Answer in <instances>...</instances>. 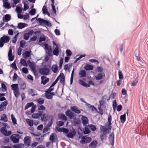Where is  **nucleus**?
<instances>
[{
  "label": "nucleus",
  "mask_w": 148,
  "mask_h": 148,
  "mask_svg": "<svg viewBox=\"0 0 148 148\" xmlns=\"http://www.w3.org/2000/svg\"><path fill=\"white\" fill-rule=\"evenodd\" d=\"M59 47H56L53 51V54L54 55L58 56L59 55Z\"/></svg>",
  "instance_id": "nucleus-25"
},
{
  "label": "nucleus",
  "mask_w": 148,
  "mask_h": 148,
  "mask_svg": "<svg viewBox=\"0 0 148 148\" xmlns=\"http://www.w3.org/2000/svg\"><path fill=\"white\" fill-rule=\"evenodd\" d=\"M86 71L92 70L93 69L92 66L89 64H86L84 68Z\"/></svg>",
  "instance_id": "nucleus-26"
},
{
  "label": "nucleus",
  "mask_w": 148,
  "mask_h": 148,
  "mask_svg": "<svg viewBox=\"0 0 148 148\" xmlns=\"http://www.w3.org/2000/svg\"><path fill=\"white\" fill-rule=\"evenodd\" d=\"M20 138V136L18 134H13L10 136L11 140L14 143H18Z\"/></svg>",
  "instance_id": "nucleus-3"
},
{
  "label": "nucleus",
  "mask_w": 148,
  "mask_h": 148,
  "mask_svg": "<svg viewBox=\"0 0 148 148\" xmlns=\"http://www.w3.org/2000/svg\"><path fill=\"white\" fill-rule=\"evenodd\" d=\"M118 73L119 79H123V77L121 71L120 70H119Z\"/></svg>",
  "instance_id": "nucleus-48"
},
{
  "label": "nucleus",
  "mask_w": 148,
  "mask_h": 148,
  "mask_svg": "<svg viewBox=\"0 0 148 148\" xmlns=\"http://www.w3.org/2000/svg\"><path fill=\"white\" fill-rule=\"evenodd\" d=\"M65 77L64 76V75L62 73V75L60 76V83L64 85L65 83Z\"/></svg>",
  "instance_id": "nucleus-22"
},
{
  "label": "nucleus",
  "mask_w": 148,
  "mask_h": 148,
  "mask_svg": "<svg viewBox=\"0 0 148 148\" xmlns=\"http://www.w3.org/2000/svg\"><path fill=\"white\" fill-rule=\"evenodd\" d=\"M87 106L90 108H91L92 111L97 110V109L94 106L91 105L89 103H87Z\"/></svg>",
  "instance_id": "nucleus-47"
},
{
  "label": "nucleus",
  "mask_w": 148,
  "mask_h": 148,
  "mask_svg": "<svg viewBox=\"0 0 148 148\" xmlns=\"http://www.w3.org/2000/svg\"><path fill=\"white\" fill-rule=\"evenodd\" d=\"M20 63L21 64L24 66H27L28 65L26 60L23 59H22L20 60Z\"/></svg>",
  "instance_id": "nucleus-36"
},
{
  "label": "nucleus",
  "mask_w": 148,
  "mask_h": 148,
  "mask_svg": "<svg viewBox=\"0 0 148 148\" xmlns=\"http://www.w3.org/2000/svg\"><path fill=\"white\" fill-rule=\"evenodd\" d=\"M34 105V103L33 102H30L27 103L25 106V109L26 110L29 107L32 106Z\"/></svg>",
  "instance_id": "nucleus-30"
},
{
  "label": "nucleus",
  "mask_w": 148,
  "mask_h": 148,
  "mask_svg": "<svg viewBox=\"0 0 148 148\" xmlns=\"http://www.w3.org/2000/svg\"><path fill=\"white\" fill-rule=\"evenodd\" d=\"M25 56L24 55V54H23V55L24 56V58H27L29 57L30 56V53L29 51H26L25 53Z\"/></svg>",
  "instance_id": "nucleus-40"
},
{
  "label": "nucleus",
  "mask_w": 148,
  "mask_h": 148,
  "mask_svg": "<svg viewBox=\"0 0 148 148\" xmlns=\"http://www.w3.org/2000/svg\"><path fill=\"white\" fill-rule=\"evenodd\" d=\"M138 81V77L137 76L135 79L132 82L131 84V85L132 86H135L136 84L137 83Z\"/></svg>",
  "instance_id": "nucleus-37"
},
{
  "label": "nucleus",
  "mask_w": 148,
  "mask_h": 148,
  "mask_svg": "<svg viewBox=\"0 0 148 148\" xmlns=\"http://www.w3.org/2000/svg\"><path fill=\"white\" fill-rule=\"evenodd\" d=\"M4 7L8 9H10L11 8L10 4L9 3H7L3 4Z\"/></svg>",
  "instance_id": "nucleus-49"
},
{
  "label": "nucleus",
  "mask_w": 148,
  "mask_h": 148,
  "mask_svg": "<svg viewBox=\"0 0 148 148\" xmlns=\"http://www.w3.org/2000/svg\"><path fill=\"white\" fill-rule=\"evenodd\" d=\"M11 20V16L9 14H6L3 18V22L8 21Z\"/></svg>",
  "instance_id": "nucleus-17"
},
{
  "label": "nucleus",
  "mask_w": 148,
  "mask_h": 148,
  "mask_svg": "<svg viewBox=\"0 0 148 148\" xmlns=\"http://www.w3.org/2000/svg\"><path fill=\"white\" fill-rule=\"evenodd\" d=\"M0 39L4 43H7L9 42L10 38L8 36L4 35L3 37L1 38Z\"/></svg>",
  "instance_id": "nucleus-11"
},
{
  "label": "nucleus",
  "mask_w": 148,
  "mask_h": 148,
  "mask_svg": "<svg viewBox=\"0 0 148 148\" xmlns=\"http://www.w3.org/2000/svg\"><path fill=\"white\" fill-rule=\"evenodd\" d=\"M0 120L3 121L5 122H7L8 121V119L6 115L5 114L2 115L1 117Z\"/></svg>",
  "instance_id": "nucleus-32"
},
{
  "label": "nucleus",
  "mask_w": 148,
  "mask_h": 148,
  "mask_svg": "<svg viewBox=\"0 0 148 148\" xmlns=\"http://www.w3.org/2000/svg\"><path fill=\"white\" fill-rule=\"evenodd\" d=\"M26 44V42L24 40H21L20 42V47L21 48H24V46Z\"/></svg>",
  "instance_id": "nucleus-50"
},
{
  "label": "nucleus",
  "mask_w": 148,
  "mask_h": 148,
  "mask_svg": "<svg viewBox=\"0 0 148 148\" xmlns=\"http://www.w3.org/2000/svg\"><path fill=\"white\" fill-rule=\"evenodd\" d=\"M58 117L64 121H66L67 120V118L65 115L63 114H58Z\"/></svg>",
  "instance_id": "nucleus-24"
},
{
  "label": "nucleus",
  "mask_w": 148,
  "mask_h": 148,
  "mask_svg": "<svg viewBox=\"0 0 148 148\" xmlns=\"http://www.w3.org/2000/svg\"><path fill=\"white\" fill-rule=\"evenodd\" d=\"M99 104L98 106V109L101 112H98L101 114V115H102L103 114V110L101 109V107L102 106H103V101H99Z\"/></svg>",
  "instance_id": "nucleus-14"
},
{
  "label": "nucleus",
  "mask_w": 148,
  "mask_h": 148,
  "mask_svg": "<svg viewBox=\"0 0 148 148\" xmlns=\"http://www.w3.org/2000/svg\"><path fill=\"white\" fill-rule=\"evenodd\" d=\"M11 87L13 91L18 89V85L17 84H12L11 85Z\"/></svg>",
  "instance_id": "nucleus-34"
},
{
  "label": "nucleus",
  "mask_w": 148,
  "mask_h": 148,
  "mask_svg": "<svg viewBox=\"0 0 148 148\" xmlns=\"http://www.w3.org/2000/svg\"><path fill=\"white\" fill-rule=\"evenodd\" d=\"M110 96L108 97L107 95H105L103 96L101 98V100L100 101H102L103 102V103L106 102V100L108 101L110 100Z\"/></svg>",
  "instance_id": "nucleus-21"
},
{
  "label": "nucleus",
  "mask_w": 148,
  "mask_h": 148,
  "mask_svg": "<svg viewBox=\"0 0 148 148\" xmlns=\"http://www.w3.org/2000/svg\"><path fill=\"white\" fill-rule=\"evenodd\" d=\"M71 110L77 114H79L81 113V111L79 110L76 106L71 107Z\"/></svg>",
  "instance_id": "nucleus-15"
},
{
  "label": "nucleus",
  "mask_w": 148,
  "mask_h": 148,
  "mask_svg": "<svg viewBox=\"0 0 148 148\" xmlns=\"http://www.w3.org/2000/svg\"><path fill=\"white\" fill-rule=\"evenodd\" d=\"M105 75L104 73H99L97 74L95 76V78L97 80H99L102 79L103 77H105Z\"/></svg>",
  "instance_id": "nucleus-10"
},
{
  "label": "nucleus",
  "mask_w": 148,
  "mask_h": 148,
  "mask_svg": "<svg viewBox=\"0 0 148 148\" xmlns=\"http://www.w3.org/2000/svg\"><path fill=\"white\" fill-rule=\"evenodd\" d=\"M11 66L14 69L16 70H18L16 66L15 62L11 64Z\"/></svg>",
  "instance_id": "nucleus-55"
},
{
  "label": "nucleus",
  "mask_w": 148,
  "mask_h": 148,
  "mask_svg": "<svg viewBox=\"0 0 148 148\" xmlns=\"http://www.w3.org/2000/svg\"><path fill=\"white\" fill-rule=\"evenodd\" d=\"M122 106L120 104L117 107V110L119 112L121 111L122 109Z\"/></svg>",
  "instance_id": "nucleus-64"
},
{
  "label": "nucleus",
  "mask_w": 148,
  "mask_h": 148,
  "mask_svg": "<svg viewBox=\"0 0 148 148\" xmlns=\"http://www.w3.org/2000/svg\"><path fill=\"white\" fill-rule=\"evenodd\" d=\"M90 130L87 127H85V130L84 131V134H88L90 132Z\"/></svg>",
  "instance_id": "nucleus-58"
},
{
  "label": "nucleus",
  "mask_w": 148,
  "mask_h": 148,
  "mask_svg": "<svg viewBox=\"0 0 148 148\" xmlns=\"http://www.w3.org/2000/svg\"><path fill=\"white\" fill-rule=\"evenodd\" d=\"M120 119L121 122L122 123H123L125 122L126 119V115L125 113L124 114L121 115L120 116Z\"/></svg>",
  "instance_id": "nucleus-27"
},
{
  "label": "nucleus",
  "mask_w": 148,
  "mask_h": 148,
  "mask_svg": "<svg viewBox=\"0 0 148 148\" xmlns=\"http://www.w3.org/2000/svg\"><path fill=\"white\" fill-rule=\"evenodd\" d=\"M29 37V36L27 33H25L24 35V38L26 40H28Z\"/></svg>",
  "instance_id": "nucleus-61"
},
{
  "label": "nucleus",
  "mask_w": 148,
  "mask_h": 148,
  "mask_svg": "<svg viewBox=\"0 0 148 148\" xmlns=\"http://www.w3.org/2000/svg\"><path fill=\"white\" fill-rule=\"evenodd\" d=\"M97 144V141L96 140H94L92 142L88 145V146L89 147H91L92 148H95L96 147Z\"/></svg>",
  "instance_id": "nucleus-16"
},
{
  "label": "nucleus",
  "mask_w": 148,
  "mask_h": 148,
  "mask_svg": "<svg viewBox=\"0 0 148 148\" xmlns=\"http://www.w3.org/2000/svg\"><path fill=\"white\" fill-rule=\"evenodd\" d=\"M86 73L84 70L80 71L79 73V75L80 77H86Z\"/></svg>",
  "instance_id": "nucleus-28"
},
{
  "label": "nucleus",
  "mask_w": 148,
  "mask_h": 148,
  "mask_svg": "<svg viewBox=\"0 0 148 148\" xmlns=\"http://www.w3.org/2000/svg\"><path fill=\"white\" fill-rule=\"evenodd\" d=\"M16 11L18 13H21L22 12V10L21 8L18 6H17L16 8Z\"/></svg>",
  "instance_id": "nucleus-52"
},
{
  "label": "nucleus",
  "mask_w": 148,
  "mask_h": 148,
  "mask_svg": "<svg viewBox=\"0 0 148 148\" xmlns=\"http://www.w3.org/2000/svg\"><path fill=\"white\" fill-rule=\"evenodd\" d=\"M12 120L13 124L15 125L16 124V120L15 118L14 115L13 114H11V115Z\"/></svg>",
  "instance_id": "nucleus-45"
},
{
  "label": "nucleus",
  "mask_w": 148,
  "mask_h": 148,
  "mask_svg": "<svg viewBox=\"0 0 148 148\" xmlns=\"http://www.w3.org/2000/svg\"><path fill=\"white\" fill-rule=\"evenodd\" d=\"M24 144L26 145L29 147L31 142L30 137L29 136H26L24 138Z\"/></svg>",
  "instance_id": "nucleus-7"
},
{
  "label": "nucleus",
  "mask_w": 148,
  "mask_h": 148,
  "mask_svg": "<svg viewBox=\"0 0 148 148\" xmlns=\"http://www.w3.org/2000/svg\"><path fill=\"white\" fill-rule=\"evenodd\" d=\"M13 92L15 96L17 98H18L19 95V89L14 91Z\"/></svg>",
  "instance_id": "nucleus-46"
},
{
  "label": "nucleus",
  "mask_w": 148,
  "mask_h": 148,
  "mask_svg": "<svg viewBox=\"0 0 148 148\" xmlns=\"http://www.w3.org/2000/svg\"><path fill=\"white\" fill-rule=\"evenodd\" d=\"M108 123H106V124L107 125L108 127L106 128L104 126L101 125L100 129L101 131H102L103 133H106L107 132V130H111L112 126H111L112 123V116L110 114H109L108 115Z\"/></svg>",
  "instance_id": "nucleus-1"
},
{
  "label": "nucleus",
  "mask_w": 148,
  "mask_h": 148,
  "mask_svg": "<svg viewBox=\"0 0 148 148\" xmlns=\"http://www.w3.org/2000/svg\"><path fill=\"white\" fill-rule=\"evenodd\" d=\"M75 134L76 132L75 130H74L72 132L68 133L67 134L66 136L68 138H72Z\"/></svg>",
  "instance_id": "nucleus-20"
},
{
  "label": "nucleus",
  "mask_w": 148,
  "mask_h": 148,
  "mask_svg": "<svg viewBox=\"0 0 148 148\" xmlns=\"http://www.w3.org/2000/svg\"><path fill=\"white\" fill-rule=\"evenodd\" d=\"M35 91L33 90V89H31L28 91V94L29 95H31L32 96H34L35 95H37L38 94L35 93Z\"/></svg>",
  "instance_id": "nucleus-29"
},
{
  "label": "nucleus",
  "mask_w": 148,
  "mask_h": 148,
  "mask_svg": "<svg viewBox=\"0 0 148 148\" xmlns=\"http://www.w3.org/2000/svg\"><path fill=\"white\" fill-rule=\"evenodd\" d=\"M41 83L44 85L45 84L49 81V78H47L46 77L44 76H42L41 77Z\"/></svg>",
  "instance_id": "nucleus-12"
},
{
  "label": "nucleus",
  "mask_w": 148,
  "mask_h": 148,
  "mask_svg": "<svg viewBox=\"0 0 148 148\" xmlns=\"http://www.w3.org/2000/svg\"><path fill=\"white\" fill-rule=\"evenodd\" d=\"M56 124L58 127H61L64 125V122L63 121H60L58 122Z\"/></svg>",
  "instance_id": "nucleus-54"
},
{
  "label": "nucleus",
  "mask_w": 148,
  "mask_h": 148,
  "mask_svg": "<svg viewBox=\"0 0 148 148\" xmlns=\"http://www.w3.org/2000/svg\"><path fill=\"white\" fill-rule=\"evenodd\" d=\"M27 26V25L23 23H19L18 24V27L20 29H22Z\"/></svg>",
  "instance_id": "nucleus-18"
},
{
  "label": "nucleus",
  "mask_w": 148,
  "mask_h": 148,
  "mask_svg": "<svg viewBox=\"0 0 148 148\" xmlns=\"http://www.w3.org/2000/svg\"><path fill=\"white\" fill-rule=\"evenodd\" d=\"M43 111H39L38 113H35L32 115V117L34 119H38L41 117Z\"/></svg>",
  "instance_id": "nucleus-6"
},
{
  "label": "nucleus",
  "mask_w": 148,
  "mask_h": 148,
  "mask_svg": "<svg viewBox=\"0 0 148 148\" xmlns=\"http://www.w3.org/2000/svg\"><path fill=\"white\" fill-rule=\"evenodd\" d=\"M97 69L98 72H99V73H104L103 72V69L102 67L101 66H98L97 67Z\"/></svg>",
  "instance_id": "nucleus-44"
},
{
  "label": "nucleus",
  "mask_w": 148,
  "mask_h": 148,
  "mask_svg": "<svg viewBox=\"0 0 148 148\" xmlns=\"http://www.w3.org/2000/svg\"><path fill=\"white\" fill-rule=\"evenodd\" d=\"M74 71V68H73V69L72 70V73H71V79H70V84H72L73 82Z\"/></svg>",
  "instance_id": "nucleus-42"
},
{
  "label": "nucleus",
  "mask_w": 148,
  "mask_h": 148,
  "mask_svg": "<svg viewBox=\"0 0 148 148\" xmlns=\"http://www.w3.org/2000/svg\"><path fill=\"white\" fill-rule=\"evenodd\" d=\"M37 21H38L39 23L41 25L43 24H45L48 27H50L52 25L51 23L47 20H45L41 18H38L36 19Z\"/></svg>",
  "instance_id": "nucleus-4"
},
{
  "label": "nucleus",
  "mask_w": 148,
  "mask_h": 148,
  "mask_svg": "<svg viewBox=\"0 0 148 148\" xmlns=\"http://www.w3.org/2000/svg\"><path fill=\"white\" fill-rule=\"evenodd\" d=\"M46 39V38L45 36L42 34L40 36L39 42H42L45 41Z\"/></svg>",
  "instance_id": "nucleus-31"
},
{
  "label": "nucleus",
  "mask_w": 148,
  "mask_h": 148,
  "mask_svg": "<svg viewBox=\"0 0 148 148\" xmlns=\"http://www.w3.org/2000/svg\"><path fill=\"white\" fill-rule=\"evenodd\" d=\"M26 87V85L25 83L21 84L20 85V88L21 90H24Z\"/></svg>",
  "instance_id": "nucleus-39"
},
{
  "label": "nucleus",
  "mask_w": 148,
  "mask_h": 148,
  "mask_svg": "<svg viewBox=\"0 0 148 148\" xmlns=\"http://www.w3.org/2000/svg\"><path fill=\"white\" fill-rule=\"evenodd\" d=\"M44 100L41 98H39L37 99L36 101L40 105H42L44 103Z\"/></svg>",
  "instance_id": "nucleus-38"
},
{
  "label": "nucleus",
  "mask_w": 148,
  "mask_h": 148,
  "mask_svg": "<svg viewBox=\"0 0 148 148\" xmlns=\"http://www.w3.org/2000/svg\"><path fill=\"white\" fill-rule=\"evenodd\" d=\"M109 139L111 145H113L114 143V135L113 132L111 133L109 135Z\"/></svg>",
  "instance_id": "nucleus-9"
},
{
  "label": "nucleus",
  "mask_w": 148,
  "mask_h": 148,
  "mask_svg": "<svg viewBox=\"0 0 148 148\" xmlns=\"http://www.w3.org/2000/svg\"><path fill=\"white\" fill-rule=\"evenodd\" d=\"M18 33H17L16 35H15V36L13 38L12 40V42L13 43H15L17 41V37L18 36Z\"/></svg>",
  "instance_id": "nucleus-53"
},
{
  "label": "nucleus",
  "mask_w": 148,
  "mask_h": 148,
  "mask_svg": "<svg viewBox=\"0 0 148 148\" xmlns=\"http://www.w3.org/2000/svg\"><path fill=\"white\" fill-rule=\"evenodd\" d=\"M38 110H45V107L43 105L39 106L38 108Z\"/></svg>",
  "instance_id": "nucleus-56"
},
{
  "label": "nucleus",
  "mask_w": 148,
  "mask_h": 148,
  "mask_svg": "<svg viewBox=\"0 0 148 148\" xmlns=\"http://www.w3.org/2000/svg\"><path fill=\"white\" fill-rule=\"evenodd\" d=\"M45 96L46 98L48 99H51L53 98V96H52V95H51L50 92H46Z\"/></svg>",
  "instance_id": "nucleus-41"
},
{
  "label": "nucleus",
  "mask_w": 148,
  "mask_h": 148,
  "mask_svg": "<svg viewBox=\"0 0 148 148\" xmlns=\"http://www.w3.org/2000/svg\"><path fill=\"white\" fill-rule=\"evenodd\" d=\"M37 39V37L36 36H34L30 38L29 42L32 41H35Z\"/></svg>",
  "instance_id": "nucleus-62"
},
{
  "label": "nucleus",
  "mask_w": 148,
  "mask_h": 148,
  "mask_svg": "<svg viewBox=\"0 0 148 148\" xmlns=\"http://www.w3.org/2000/svg\"><path fill=\"white\" fill-rule=\"evenodd\" d=\"M39 72L42 75H47L49 74L50 70L49 68L44 67L40 69Z\"/></svg>",
  "instance_id": "nucleus-5"
},
{
  "label": "nucleus",
  "mask_w": 148,
  "mask_h": 148,
  "mask_svg": "<svg viewBox=\"0 0 148 148\" xmlns=\"http://www.w3.org/2000/svg\"><path fill=\"white\" fill-rule=\"evenodd\" d=\"M56 135L55 133H52L50 136L49 139L51 141L52 143L54 142H55V135Z\"/></svg>",
  "instance_id": "nucleus-33"
},
{
  "label": "nucleus",
  "mask_w": 148,
  "mask_h": 148,
  "mask_svg": "<svg viewBox=\"0 0 148 148\" xmlns=\"http://www.w3.org/2000/svg\"><path fill=\"white\" fill-rule=\"evenodd\" d=\"M66 55L68 56H70L71 55V52L69 50L67 49L66 51Z\"/></svg>",
  "instance_id": "nucleus-63"
},
{
  "label": "nucleus",
  "mask_w": 148,
  "mask_h": 148,
  "mask_svg": "<svg viewBox=\"0 0 148 148\" xmlns=\"http://www.w3.org/2000/svg\"><path fill=\"white\" fill-rule=\"evenodd\" d=\"M78 82L80 84L85 87L88 88L90 86V85L89 84H86L81 79H79Z\"/></svg>",
  "instance_id": "nucleus-19"
},
{
  "label": "nucleus",
  "mask_w": 148,
  "mask_h": 148,
  "mask_svg": "<svg viewBox=\"0 0 148 148\" xmlns=\"http://www.w3.org/2000/svg\"><path fill=\"white\" fill-rule=\"evenodd\" d=\"M81 137V140L80 141L81 143L84 144L86 143H89L92 140L91 138L86 136H83L81 135L79 136V137Z\"/></svg>",
  "instance_id": "nucleus-2"
},
{
  "label": "nucleus",
  "mask_w": 148,
  "mask_h": 148,
  "mask_svg": "<svg viewBox=\"0 0 148 148\" xmlns=\"http://www.w3.org/2000/svg\"><path fill=\"white\" fill-rule=\"evenodd\" d=\"M22 70L23 72L25 74H27L28 72V70L26 68L24 67L22 68Z\"/></svg>",
  "instance_id": "nucleus-60"
},
{
  "label": "nucleus",
  "mask_w": 148,
  "mask_h": 148,
  "mask_svg": "<svg viewBox=\"0 0 148 148\" xmlns=\"http://www.w3.org/2000/svg\"><path fill=\"white\" fill-rule=\"evenodd\" d=\"M73 123L74 125L75 126L80 124L81 121L79 119L75 118L74 120Z\"/></svg>",
  "instance_id": "nucleus-35"
},
{
  "label": "nucleus",
  "mask_w": 148,
  "mask_h": 148,
  "mask_svg": "<svg viewBox=\"0 0 148 148\" xmlns=\"http://www.w3.org/2000/svg\"><path fill=\"white\" fill-rule=\"evenodd\" d=\"M51 69L53 72L54 73H56L58 70V66L57 64H53Z\"/></svg>",
  "instance_id": "nucleus-23"
},
{
  "label": "nucleus",
  "mask_w": 148,
  "mask_h": 148,
  "mask_svg": "<svg viewBox=\"0 0 148 148\" xmlns=\"http://www.w3.org/2000/svg\"><path fill=\"white\" fill-rule=\"evenodd\" d=\"M43 45L45 46V49L49 50L51 49V47L50 46H49L47 44L45 43Z\"/></svg>",
  "instance_id": "nucleus-57"
},
{
  "label": "nucleus",
  "mask_w": 148,
  "mask_h": 148,
  "mask_svg": "<svg viewBox=\"0 0 148 148\" xmlns=\"http://www.w3.org/2000/svg\"><path fill=\"white\" fill-rule=\"evenodd\" d=\"M36 12V9L35 8H33L29 11V13L31 15H34L35 14Z\"/></svg>",
  "instance_id": "nucleus-51"
},
{
  "label": "nucleus",
  "mask_w": 148,
  "mask_h": 148,
  "mask_svg": "<svg viewBox=\"0 0 148 148\" xmlns=\"http://www.w3.org/2000/svg\"><path fill=\"white\" fill-rule=\"evenodd\" d=\"M81 119L83 125L84 126H86L88 122V118L84 116H82Z\"/></svg>",
  "instance_id": "nucleus-8"
},
{
  "label": "nucleus",
  "mask_w": 148,
  "mask_h": 148,
  "mask_svg": "<svg viewBox=\"0 0 148 148\" xmlns=\"http://www.w3.org/2000/svg\"><path fill=\"white\" fill-rule=\"evenodd\" d=\"M42 13L44 14H46L48 12L47 9V8L46 6L44 5L42 8Z\"/></svg>",
  "instance_id": "nucleus-43"
},
{
  "label": "nucleus",
  "mask_w": 148,
  "mask_h": 148,
  "mask_svg": "<svg viewBox=\"0 0 148 148\" xmlns=\"http://www.w3.org/2000/svg\"><path fill=\"white\" fill-rule=\"evenodd\" d=\"M90 129L93 131H95L96 129V126L92 124L90 125Z\"/></svg>",
  "instance_id": "nucleus-59"
},
{
  "label": "nucleus",
  "mask_w": 148,
  "mask_h": 148,
  "mask_svg": "<svg viewBox=\"0 0 148 148\" xmlns=\"http://www.w3.org/2000/svg\"><path fill=\"white\" fill-rule=\"evenodd\" d=\"M66 115L70 119H72L74 116V114L70 110H67L65 112Z\"/></svg>",
  "instance_id": "nucleus-13"
}]
</instances>
